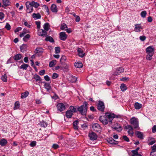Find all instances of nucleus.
Here are the masks:
<instances>
[{"label": "nucleus", "instance_id": "8fccbe9b", "mask_svg": "<svg viewBox=\"0 0 156 156\" xmlns=\"http://www.w3.org/2000/svg\"><path fill=\"white\" fill-rule=\"evenodd\" d=\"M152 151L151 152L156 153V144H154L152 147Z\"/></svg>", "mask_w": 156, "mask_h": 156}, {"label": "nucleus", "instance_id": "e2e57ef3", "mask_svg": "<svg viewBox=\"0 0 156 156\" xmlns=\"http://www.w3.org/2000/svg\"><path fill=\"white\" fill-rule=\"evenodd\" d=\"M44 79L47 81H49L50 80V79L49 77L47 76H44Z\"/></svg>", "mask_w": 156, "mask_h": 156}, {"label": "nucleus", "instance_id": "f8f14e48", "mask_svg": "<svg viewBox=\"0 0 156 156\" xmlns=\"http://www.w3.org/2000/svg\"><path fill=\"white\" fill-rule=\"evenodd\" d=\"M57 107L58 110L61 112L64 110L65 109V105L62 103H60L58 104L57 105Z\"/></svg>", "mask_w": 156, "mask_h": 156}, {"label": "nucleus", "instance_id": "e433bc0d", "mask_svg": "<svg viewBox=\"0 0 156 156\" xmlns=\"http://www.w3.org/2000/svg\"><path fill=\"white\" fill-rule=\"evenodd\" d=\"M1 79L4 82H6L7 81V76L6 74H4L1 77Z\"/></svg>", "mask_w": 156, "mask_h": 156}, {"label": "nucleus", "instance_id": "680f3d73", "mask_svg": "<svg viewBox=\"0 0 156 156\" xmlns=\"http://www.w3.org/2000/svg\"><path fill=\"white\" fill-rule=\"evenodd\" d=\"M142 107V105L137 102V109L141 108Z\"/></svg>", "mask_w": 156, "mask_h": 156}, {"label": "nucleus", "instance_id": "c85d7f7f", "mask_svg": "<svg viewBox=\"0 0 156 156\" xmlns=\"http://www.w3.org/2000/svg\"><path fill=\"white\" fill-rule=\"evenodd\" d=\"M137 137L140 139H143L144 137L143 133L141 132L137 131Z\"/></svg>", "mask_w": 156, "mask_h": 156}, {"label": "nucleus", "instance_id": "9b49d317", "mask_svg": "<svg viewBox=\"0 0 156 156\" xmlns=\"http://www.w3.org/2000/svg\"><path fill=\"white\" fill-rule=\"evenodd\" d=\"M154 48L153 47V46H149L146 49V53L147 54H154Z\"/></svg>", "mask_w": 156, "mask_h": 156}, {"label": "nucleus", "instance_id": "2f4dec72", "mask_svg": "<svg viewBox=\"0 0 156 156\" xmlns=\"http://www.w3.org/2000/svg\"><path fill=\"white\" fill-rule=\"evenodd\" d=\"M44 30L47 32L49 30V24L48 23H46L44 25Z\"/></svg>", "mask_w": 156, "mask_h": 156}, {"label": "nucleus", "instance_id": "f3484780", "mask_svg": "<svg viewBox=\"0 0 156 156\" xmlns=\"http://www.w3.org/2000/svg\"><path fill=\"white\" fill-rule=\"evenodd\" d=\"M73 115V113L69 110H68L66 112V116L68 118H71Z\"/></svg>", "mask_w": 156, "mask_h": 156}, {"label": "nucleus", "instance_id": "c9c22d12", "mask_svg": "<svg viewBox=\"0 0 156 156\" xmlns=\"http://www.w3.org/2000/svg\"><path fill=\"white\" fill-rule=\"evenodd\" d=\"M30 35L29 34H27L25 35L23 38V40L25 41H27L30 38Z\"/></svg>", "mask_w": 156, "mask_h": 156}, {"label": "nucleus", "instance_id": "f257e3e1", "mask_svg": "<svg viewBox=\"0 0 156 156\" xmlns=\"http://www.w3.org/2000/svg\"><path fill=\"white\" fill-rule=\"evenodd\" d=\"M115 117L114 114L107 112L105 113V115L100 116L99 120L104 125H106L108 123L111 124L112 123V121Z\"/></svg>", "mask_w": 156, "mask_h": 156}, {"label": "nucleus", "instance_id": "37998d69", "mask_svg": "<svg viewBox=\"0 0 156 156\" xmlns=\"http://www.w3.org/2000/svg\"><path fill=\"white\" fill-rule=\"evenodd\" d=\"M147 14V13L146 11H142L140 14L141 16L143 18H145Z\"/></svg>", "mask_w": 156, "mask_h": 156}, {"label": "nucleus", "instance_id": "473e14b6", "mask_svg": "<svg viewBox=\"0 0 156 156\" xmlns=\"http://www.w3.org/2000/svg\"><path fill=\"white\" fill-rule=\"evenodd\" d=\"M29 66L28 65L23 63V64L20 66V68L21 69L26 70Z\"/></svg>", "mask_w": 156, "mask_h": 156}, {"label": "nucleus", "instance_id": "1a4fd4ad", "mask_svg": "<svg viewBox=\"0 0 156 156\" xmlns=\"http://www.w3.org/2000/svg\"><path fill=\"white\" fill-rule=\"evenodd\" d=\"M130 122L134 128H136V118L134 117H132L130 119Z\"/></svg>", "mask_w": 156, "mask_h": 156}, {"label": "nucleus", "instance_id": "0eeeda50", "mask_svg": "<svg viewBox=\"0 0 156 156\" xmlns=\"http://www.w3.org/2000/svg\"><path fill=\"white\" fill-rule=\"evenodd\" d=\"M92 128L94 131L96 132H100L101 130L100 126L97 123L94 124L92 126Z\"/></svg>", "mask_w": 156, "mask_h": 156}, {"label": "nucleus", "instance_id": "423d86ee", "mask_svg": "<svg viewBox=\"0 0 156 156\" xmlns=\"http://www.w3.org/2000/svg\"><path fill=\"white\" fill-rule=\"evenodd\" d=\"M97 107L98 110L101 112H104L105 106L103 102L101 101H99Z\"/></svg>", "mask_w": 156, "mask_h": 156}, {"label": "nucleus", "instance_id": "20e7f679", "mask_svg": "<svg viewBox=\"0 0 156 156\" xmlns=\"http://www.w3.org/2000/svg\"><path fill=\"white\" fill-rule=\"evenodd\" d=\"M124 129L127 130L128 133L129 135L131 136L133 135L134 133L133 129L131 125H127L126 126H124Z\"/></svg>", "mask_w": 156, "mask_h": 156}, {"label": "nucleus", "instance_id": "c756f323", "mask_svg": "<svg viewBox=\"0 0 156 156\" xmlns=\"http://www.w3.org/2000/svg\"><path fill=\"white\" fill-rule=\"evenodd\" d=\"M75 66L76 68H80L82 67L83 65L81 62H75Z\"/></svg>", "mask_w": 156, "mask_h": 156}, {"label": "nucleus", "instance_id": "39448f33", "mask_svg": "<svg viewBox=\"0 0 156 156\" xmlns=\"http://www.w3.org/2000/svg\"><path fill=\"white\" fill-rule=\"evenodd\" d=\"M124 69L122 67H119L117 68L114 71L112 75L117 76L119 75L120 73L124 72Z\"/></svg>", "mask_w": 156, "mask_h": 156}, {"label": "nucleus", "instance_id": "c03bdc74", "mask_svg": "<svg viewBox=\"0 0 156 156\" xmlns=\"http://www.w3.org/2000/svg\"><path fill=\"white\" fill-rule=\"evenodd\" d=\"M35 23L37 25V27L38 29H40L41 27V22L40 21H37L35 22Z\"/></svg>", "mask_w": 156, "mask_h": 156}, {"label": "nucleus", "instance_id": "de8ad7c7", "mask_svg": "<svg viewBox=\"0 0 156 156\" xmlns=\"http://www.w3.org/2000/svg\"><path fill=\"white\" fill-rule=\"evenodd\" d=\"M5 28L8 30H10L11 28V26L9 23H6L5 26Z\"/></svg>", "mask_w": 156, "mask_h": 156}, {"label": "nucleus", "instance_id": "338daca9", "mask_svg": "<svg viewBox=\"0 0 156 156\" xmlns=\"http://www.w3.org/2000/svg\"><path fill=\"white\" fill-rule=\"evenodd\" d=\"M152 131L153 133L156 132V126H154L152 129Z\"/></svg>", "mask_w": 156, "mask_h": 156}, {"label": "nucleus", "instance_id": "9d476101", "mask_svg": "<svg viewBox=\"0 0 156 156\" xmlns=\"http://www.w3.org/2000/svg\"><path fill=\"white\" fill-rule=\"evenodd\" d=\"M59 38L62 41H65L67 38V35L65 32H61L59 34Z\"/></svg>", "mask_w": 156, "mask_h": 156}, {"label": "nucleus", "instance_id": "a211bd4d", "mask_svg": "<svg viewBox=\"0 0 156 156\" xmlns=\"http://www.w3.org/2000/svg\"><path fill=\"white\" fill-rule=\"evenodd\" d=\"M29 93L27 91H26L24 93L21 94V98L23 99L26 98L29 95Z\"/></svg>", "mask_w": 156, "mask_h": 156}, {"label": "nucleus", "instance_id": "393cba45", "mask_svg": "<svg viewBox=\"0 0 156 156\" xmlns=\"http://www.w3.org/2000/svg\"><path fill=\"white\" fill-rule=\"evenodd\" d=\"M70 111H71L73 113L77 112V109L76 106H71L69 107Z\"/></svg>", "mask_w": 156, "mask_h": 156}, {"label": "nucleus", "instance_id": "864d4df0", "mask_svg": "<svg viewBox=\"0 0 156 156\" xmlns=\"http://www.w3.org/2000/svg\"><path fill=\"white\" fill-rule=\"evenodd\" d=\"M146 38V37L144 36H140V40L142 41H144Z\"/></svg>", "mask_w": 156, "mask_h": 156}, {"label": "nucleus", "instance_id": "774afa93", "mask_svg": "<svg viewBox=\"0 0 156 156\" xmlns=\"http://www.w3.org/2000/svg\"><path fill=\"white\" fill-rule=\"evenodd\" d=\"M148 21L149 22H151L152 21V19L151 16H149L147 19Z\"/></svg>", "mask_w": 156, "mask_h": 156}, {"label": "nucleus", "instance_id": "13d9d810", "mask_svg": "<svg viewBox=\"0 0 156 156\" xmlns=\"http://www.w3.org/2000/svg\"><path fill=\"white\" fill-rule=\"evenodd\" d=\"M45 73V71L44 70H42L39 72V74L40 75H43Z\"/></svg>", "mask_w": 156, "mask_h": 156}, {"label": "nucleus", "instance_id": "6ab92c4d", "mask_svg": "<svg viewBox=\"0 0 156 156\" xmlns=\"http://www.w3.org/2000/svg\"><path fill=\"white\" fill-rule=\"evenodd\" d=\"M78 55L81 57H83L84 55V54L81 49L80 48H78L77 50Z\"/></svg>", "mask_w": 156, "mask_h": 156}, {"label": "nucleus", "instance_id": "2eb2a0df", "mask_svg": "<svg viewBox=\"0 0 156 156\" xmlns=\"http://www.w3.org/2000/svg\"><path fill=\"white\" fill-rule=\"evenodd\" d=\"M32 16L35 20L40 19L41 17V16L39 13H34L32 15Z\"/></svg>", "mask_w": 156, "mask_h": 156}, {"label": "nucleus", "instance_id": "ea45409f", "mask_svg": "<svg viewBox=\"0 0 156 156\" xmlns=\"http://www.w3.org/2000/svg\"><path fill=\"white\" fill-rule=\"evenodd\" d=\"M43 51V49L41 48H36L35 52L36 53H40Z\"/></svg>", "mask_w": 156, "mask_h": 156}, {"label": "nucleus", "instance_id": "dca6fc26", "mask_svg": "<svg viewBox=\"0 0 156 156\" xmlns=\"http://www.w3.org/2000/svg\"><path fill=\"white\" fill-rule=\"evenodd\" d=\"M51 11L54 12H57L58 11L56 5L55 4H53L51 6Z\"/></svg>", "mask_w": 156, "mask_h": 156}, {"label": "nucleus", "instance_id": "49530a36", "mask_svg": "<svg viewBox=\"0 0 156 156\" xmlns=\"http://www.w3.org/2000/svg\"><path fill=\"white\" fill-rule=\"evenodd\" d=\"M36 145V142L35 141H32L30 144V146L31 147H34Z\"/></svg>", "mask_w": 156, "mask_h": 156}, {"label": "nucleus", "instance_id": "cd10ccee", "mask_svg": "<svg viewBox=\"0 0 156 156\" xmlns=\"http://www.w3.org/2000/svg\"><path fill=\"white\" fill-rule=\"evenodd\" d=\"M78 123V122L77 120L75 121L73 123V128L76 130H77L78 129L77 126Z\"/></svg>", "mask_w": 156, "mask_h": 156}, {"label": "nucleus", "instance_id": "bf43d9fd", "mask_svg": "<svg viewBox=\"0 0 156 156\" xmlns=\"http://www.w3.org/2000/svg\"><path fill=\"white\" fill-rule=\"evenodd\" d=\"M22 29V28L21 27H17V28H16L14 32L15 33L17 32H19V31H20V30H21Z\"/></svg>", "mask_w": 156, "mask_h": 156}, {"label": "nucleus", "instance_id": "72a5a7b5", "mask_svg": "<svg viewBox=\"0 0 156 156\" xmlns=\"http://www.w3.org/2000/svg\"><path fill=\"white\" fill-rule=\"evenodd\" d=\"M67 28V26L66 24L63 23L62 24L60 29L62 30H65Z\"/></svg>", "mask_w": 156, "mask_h": 156}, {"label": "nucleus", "instance_id": "3c124183", "mask_svg": "<svg viewBox=\"0 0 156 156\" xmlns=\"http://www.w3.org/2000/svg\"><path fill=\"white\" fill-rule=\"evenodd\" d=\"M5 15L2 12H0V20H2L4 17Z\"/></svg>", "mask_w": 156, "mask_h": 156}, {"label": "nucleus", "instance_id": "ddd939ff", "mask_svg": "<svg viewBox=\"0 0 156 156\" xmlns=\"http://www.w3.org/2000/svg\"><path fill=\"white\" fill-rule=\"evenodd\" d=\"M38 30V35L39 36H44L47 35V32L46 31L43 29H40Z\"/></svg>", "mask_w": 156, "mask_h": 156}, {"label": "nucleus", "instance_id": "a19ab883", "mask_svg": "<svg viewBox=\"0 0 156 156\" xmlns=\"http://www.w3.org/2000/svg\"><path fill=\"white\" fill-rule=\"evenodd\" d=\"M108 142L111 144H115V142L116 141L114 140L113 139L111 138H109L108 140Z\"/></svg>", "mask_w": 156, "mask_h": 156}, {"label": "nucleus", "instance_id": "69168bd1", "mask_svg": "<svg viewBox=\"0 0 156 156\" xmlns=\"http://www.w3.org/2000/svg\"><path fill=\"white\" fill-rule=\"evenodd\" d=\"M65 30L69 34L71 33L72 31L71 28H69V29L67 28Z\"/></svg>", "mask_w": 156, "mask_h": 156}, {"label": "nucleus", "instance_id": "6e6552de", "mask_svg": "<svg viewBox=\"0 0 156 156\" xmlns=\"http://www.w3.org/2000/svg\"><path fill=\"white\" fill-rule=\"evenodd\" d=\"M89 136L90 139L92 140H96L98 137L97 135L93 132L90 133L89 134Z\"/></svg>", "mask_w": 156, "mask_h": 156}, {"label": "nucleus", "instance_id": "0e129e2a", "mask_svg": "<svg viewBox=\"0 0 156 156\" xmlns=\"http://www.w3.org/2000/svg\"><path fill=\"white\" fill-rule=\"evenodd\" d=\"M24 24L26 26L28 27V28L30 27V25L29 24L27 21L25 22L24 23Z\"/></svg>", "mask_w": 156, "mask_h": 156}, {"label": "nucleus", "instance_id": "412c9836", "mask_svg": "<svg viewBox=\"0 0 156 156\" xmlns=\"http://www.w3.org/2000/svg\"><path fill=\"white\" fill-rule=\"evenodd\" d=\"M22 58V55L20 54H17L15 55L13 58L15 60H18Z\"/></svg>", "mask_w": 156, "mask_h": 156}, {"label": "nucleus", "instance_id": "09e8293b", "mask_svg": "<svg viewBox=\"0 0 156 156\" xmlns=\"http://www.w3.org/2000/svg\"><path fill=\"white\" fill-rule=\"evenodd\" d=\"M60 51V48L58 47H56L55 48V52L56 54L59 53Z\"/></svg>", "mask_w": 156, "mask_h": 156}, {"label": "nucleus", "instance_id": "79ce46f5", "mask_svg": "<svg viewBox=\"0 0 156 156\" xmlns=\"http://www.w3.org/2000/svg\"><path fill=\"white\" fill-rule=\"evenodd\" d=\"M154 54H147L146 56V58L147 59L150 60L151 59L152 56Z\"/></svg>", "mask_w": 156, "mask_h": 156}, {"label": "nucleus", "instance_id": "bb28decb", "mask_svg": "<svg viewBox=\"0 0 156 156\" xmlns=\"http://www.w3.org/2000/svg\"><path fill=\"white\" fill-rule=\"evenodd\" d=\"M7 143V141L5 139H2L0 141V144L2 146H4Z\"/></svg>", "mask_w": 156, "mask_h": 156}, {"label": "nucleus", "instance_id": "aec40b11", "mask_svg": "<svg viewBox=\"0 0 156 156\" xmlns=\"http://www.w3.org/2000/svg\"><path fill=\"white\" fill-rule=\"evenodd\" d=\"M116 126L114 127V129L119 132L121 131L122 129V127L118 123L116 124Z\"/></svg>", "mask_w": 156, "mask_h": 156}, {"label": "nucleus", "instance_id": "5701e85b", "mask_svg": "<svg viewBox=\"0 0 156 156\" xmlns=\"http://www.w3.org/2000/svg\"><path fill=\"white\" fill-rule=\"evenodd\" d=\"M120 88L121 90L122 91H125L127 89V87L126 86L124 83H122L121 84Z\"/></svg>", "mask_w": 156, "mask_h": 156}, {"label": "nucleus", "instance_id": "4468645a", "mask_svg": "<svg viewBox=\"0 0 156 156\" xmlns=\"http://www.w3.org/2000/svg\"><path fill=\"white\" fill-rule=\"evenodd\" d=\"M44 88L46 89L47 91L49 92L51 90V87L50 85V84L48 83H45L44 85Z\"/></svg>", "mask_w": 156, "mask_h": 156}, {"label": "nucleus", "instance_id": "f03ea898", "mask_svg": "<svg viewBox=\"0 0 156 156\" xmlns=\"http://www.w3.org/2000/svg\"><path fill=\"white\" fill-rule=\"evenodd\" d=\"M25 5L26 7V12L28 13H30L33 12V7L37 8L40 5L38 3L34 1L31 2L27 1L26 2Z\"/></svg>", "mask_w": 156, "mask_h": 156}, {"label": "nucleus", "instance_id": "f704fd0d", "mask_svg": "<svg viewBox=\"0 0 156 156\" xmlns=\"http://www.w3.org/2000/svg\"><path fill=\"white\" fill-rule=\"evenodd\" d=\"M66 60V56L64 55L62 56L60 59V62L62 64H63Z\"/></svg>", "mask_w": 156, "mask_h": 156}, {"label": "nucleus", "instance_id": "7c9ffc66", "mask_svg": "<svg viewBox=\"0 0 156 156\" xmlns=\"http://www.w3.org/2000/svg\"><path fill=\"white\" fill-rule=\"evenodd\" d=\"M20 107V104L19 101H16L15 103L14 107V110H16L19 108Z\"/></svg>", "mask_w": 156, "mask_h": 156}, {"label": "nucleus", "instance_id": "4d7b16f0", "mask_svg": "<svg viewBox=\"0 0 156 156\" xmlns=\"http://www.w3.org/2000/svg\"><path fill=\"white\" fill-rule=\"evenodd\" d=\"M155 140H153L151 141H149L148 143V144L149 145H152L154 144V143H155Z\"/></svg>", "mask_w": 156, "mask_h": 156}, {"label": "nucleus", "instance_id": "6e6d98bb", "mask_svg": "<svg viewBox=\"0 0 156 156\" xmlns=\"http://www.w3.org/2000/svg\"><path fill=\"white\" fill-rule=\"evenodd\" d=\"M58 77V75L57 73H54L53 74L52 78L53 79H55Z\"/></svg>", "mask_w": 156, "mask_h": 156}, {"label": "nucleus", "instance_id": "5fc2aeb1", "mask_svg": "<svg viewBox=\"0 0 156 156\" xmlns=\"http://www.w3.org/2000/svg\"><path fill=\"white\" fill-rule=\"evenodd\" d=\"M123 139L126 141L129 142V141L128 138L126 136H123Z\"/></svg>", "mask_w": 156, "mask_h": 156}, {"label": "nucleus", "instance_id": "052dcab7", "mask_svg": "<svg viewBox=\"0 0 156 156\" xmlns=\"http://www.w3.org/2000/svg\"><path fill=\"white\" fill-rule=\"evenodd\" d=\"M76 21L77 22H79L80 20V18L79 16H76Z\"/></svg>", "mask_w": 156, "mask_h": 156}, {"label": "nucleus", "instance_id": "a18cd8bd", "mask_svg": "<svg viewBox=\"0 0 156 156\" xmlns=\"http://www.w3.org/2000/svg\"><path fill=\"white\" fill-rule=\"evenodd\" d=\"M132 154L131 156H136V149L131 151Z\"/></svg>", "mask_w": 156, "mask_h": 156}, {"label": "nucleus", "instance_id": "a878e982", "mask_svg": "<svg viewBox=\"0 0 156 156\" xmlns=\"http://www.w3.org/2000/svg\"><path fill=\"white\" fill-rule=\"evenodd\" d=\"M33 78L35 79L37 82H40L41 80V78L40 76L37 74H35Z\"/></svg>", "mask_w": 156, "mask_h": 156}, {"label": "nucleus", "instance_id": "7ed1b4c3", "mask_svg": "<svg viewBox=\"0 0 156 156\" xmlns=\"http://www.w3.org/2000/svg\"><path fill=\"white\" fill-rule=\"evenodd\" d=\"M87 103L84 101L82 105L77 108V110L80 112V114L83 115H86L87 109Z\"/></svg>", "mask_w": 156, "mask_h": 156}, {"label": "nucleus", "instance_id": "b1692460", "mask_svg": "<svg viewBox=\"0 0 156 156\" xmlns=\"http://www.w3.org/2000/svg\"><path fill=\"white\" fill-rule=\"evenodd\" d=\"M45 40L46 41H49L51 42H54V41L53 38L50 36L47 37L45 39Z\"/></svg>", "mask_w": 156, "mask_h": 156}, {"label": "nucleus", "instance_id": "4c0bfd02", "mask_svg": "<svg viewBox=\"0 0 156 156\" xmlns=\"http://www.w3.org/2000/svg\"><path fill=\"white\" fill-rule=\"evenodd\" d=\"M40 125L41 126L45 127L48 125V124L44 121H42L40 122Z\"/></svg>", "mask_w": 156, "mask_h": 156}, {"label": "nucleus", "instance_id": "4be33fe9", "mask_svg": "<svg viewBox=\"0 0 156 156\" xmlns=\"http://www.w3.org/2000/svg\"><path fill=\"white\" fill-rule=\"evenodd\" d=\"M3 5L4 6H6L10 5V3L9 0H2Z\"/></svg>", "mask_w": 156, "mask_h": 156}, {"label": "nucleus", "instance_id": "58836bf2", "mask_svg": "<svg viewBox=\"0 0 156 156\" xmlns=\"http://www.w3.org/2000/svg\"><path fill=\"white\" fill-rule=\"evenodd\" d=\"M56 61L55 60H53L50 62L49 63V66L50 67H52L55 66L56 64Z\"/></svg>", "mask_w": 156, "mask_h": 156}, {"label": "nucleus", "instance_id": "603ef678", "mask_svg": "<svg viewBox=\"0 0 156 156\" xmlns=\"http://www.w3.org/2000/svg\"><path fill=\"white\" fill-rule=\"evenodd\" d=\"M52 147L54 149H56L59 147V146L57 144H54L52 146Z\"/></svg>", "mask_w": 156, "mask_h": 156}]
</instances>
